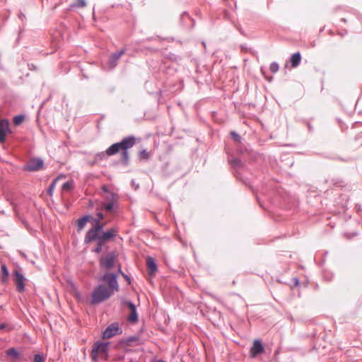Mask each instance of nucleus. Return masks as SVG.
<instances>
[{
    "mask_svg": "<svg viewBox=\"0 0 362 362\" xmlns=\"http://www.w3.org/2000/svg\"><path fill=\"white\" fill-rule=\"evenodd\" d=\"M125 279H127V280H129V277L127 276H124Z\"/></svg>",
    "mask_w": 362,
    "mask_h": 362,
    "instance_id": "35",
    "label": "nucleus"
},
{
    "mask_svg": "<svg viewBox=\"0 0 362 362\" xmlns=\"http://www.w3.org/2000/svg\"><path fill=\"white\" fill-rule=\"evenodd\" d=\"M125 50L122 49L121 51L113 53L111 54L109 59V66L110 68H115L117 66V61L119 59V58L124 54Z\"/></svg>",
    "mask_w": 362,
    "mask_h": 362,
    "instance_id": "12",
    "label": "nucleus"
},
{
    "mask_svg": "<svg viewBox=\"0 0 362 362\" xmlns=\"http://www.w3.org/2000/svg\"><path fill=\"white\" fill-rule=\"evenodd\" d=\"M95 241H97V246L93 250V252L95 253H100L102 251V247H103V245L104 244V243L100 242V240H95Z\"/></svg>",
    "mask_w": 362,
    "mask_h": 362,
    "instance_id": "22",
    "label": "nucleus"
},
{
    "mask_svg": "<svg viewBox=\"0 0 362 362\" xmlns=\"http://www.w3.org/2000/svg\"><path fill=\"white\" fill-rule=\"evenodd\" d=\"M117 256L115 252H110L100 257L99 260L101 268L109 270L117 264Z\"/></svg>",
    "mask_w": 362,
    "mask_h": 362,
    "instance_id": "6",
    "label": "nucleus"
},
{
    "mask_svg": "<svg viewBox=\"0 0 362 362\" xmlns=\"http://www.w3.org/2000/svg\"><path fill=\"white\" fill-rule=\"evenodd\" d=\"M110 197H107L106 199L109 200V202L107 203H103L102 206L103 208L106 210L108 212H112L113 209V204L114 202L116 200L115 196L113 194H110Z\"/></svg>",
    "mask_w": 362,
    "mask_h": 362,
    "instance_id": "14",
    "label": "nucleus"
},
{
    "mask_svg": "<svg viewBox=\"0 0 362 362\" xmlns=\"http://www.w3.org/2000/svg\"><path fill=\"white\" fill-rule=\"evenodd\" d=\"M96 216V218H93L90 216V220L92 222L93 227L88 230L85 235V238H86L87 240H90L95 238L98 233H100V230H103V228L106 225L105 222H102V220H103L105 218L102 212L97 213Z\"/></svg>",
    "mask_w": 362,
    "mask_h": 362,
    "instance_id": "3",
    "label": "nucleus"
},
{
    "mask_svg": "<svg viewBox=\"0 0 362 362\" xmlns=\"http://www.w3.org/2000/svg\"><path fill=\"white\" fill-rule=\"evenodd\" d=\"M103 189L104 191H107V187H105V186L103 187Z\"/></svg>",
    "mask_w": 362,
    "mask_h": 362,
    "instance_id": "33",
    "label": "nucleus"
},
{
    "mask_svg": "<svg viewBox=\"0 0 362 362\" xmlns=\"http://www.w3.org/2000/svg\"><path fill=\"white\" fill-rule=\"evenodd\" d=\"M117 234L118 230L117 228H111L108 229L107 231H103V230H101L100 232L98 233V234L95 235V238L90 240H87L86 238H84V243L88 244L95 241V240H100V242L105 243L114 238L115 236L117 235Z\"/></svg>",
    "mask_w": 362,
    "mask_h": 362,
    "instance_id": "5",
    "label": "nucleus"
},
{
    "mask_svg": "<svg viewBox=\"0 0 362 362\" xmlns=\"http://www.w3.org/2000/svg\"><path fill=\"white\" fill-rule=\"evenodd\" d=\"M24 119L23 116H16L14 117L13 122L15 124L18 125L20 124Z\"/></svg>",
    "mask_w": 362,
    "mask_h": 362,
    "instance_id": "27",
    "label": "nucleus"
},
{
    "mask_svg": "<svg viewBox=\"0 0 362 362\" xmlns=\"http://www.w3.org/2000/svg\"><path fill=\"white\" fill-rule=\"evenodd\" d=\"M14 282L16 286V288L18 291L23 292L25 288V278L23 274H21L18 271L16 270L14 272Z\"/></svg>",
    "mask_w": 362,
    "mask_h": 362,
    "instance_id": "9",
    "label": "nucleus"
},
{
    "mask_svg": "<svg viewBox=\"0 0 362 362\" xmlns=\"http://www.w3.org/2000/svg\"><path fill=\"white\" fill-rule=\"evenodd\" d=\"M90 216H85L79 218L77 221L76 223H77V227H78V231L81 230L84 228V226H86L87 222L90 221Z\"/></svg>",
    "mask_w": 362,
    "mask_h": 362,
    "instance_id": "16",
    "label": "nucleus"
},
{
    "mask_svg": "<svg viewBox=\"0 0 362 362\" xmlns=\"http://www.w3.org/2000/svg\"><path fill=\"white\" fill-rule=\"evenodd\" d=\"M151 155V153L146 150H142L139 151L138 156L140 160H147L150 158Z\"/></svg>",
    "mask_w": 362,
    "mask_h": 362,
    "instance_id": "17",
    "label": "nucleus"
},
{
    "mask_svg": "<svg viewBox=\"0 0 362 362\" xmlns=\"http://www.w3.org/2000/svg\"><path fill=\"white\" fill-rule=\"evenodd\" d=\"M146 265H147V268L149 271L150 275H153L156 272V269H157V267H156V262H155V260L153 259V258L148 257L146 259Z\"/></svg>",
    "mask_w": 362,
    "mask_h": 362,
    "instance_id": "15",
    "label": "nucleus"
},
{
    "mask_svg": "<svg viewBox=\"0 0 362 362\" xmlns=\"http://www.w3.org/2000/svg\"><path fill=\"white\" fill-rule=\"evenodd\" d=\"M73 6H78L80 8H84L86 6V0H76V2Z\"/></svg>",
    "mask_w": 362,
    "mask_h": 362,
    "instance_id": "23",
    "label": "nucleus"
},
{
    "mask_svg": "<svg viewBox=\"0 0 362 362\" xmlns=\"http://www.w3.org/2000/svg\"><path fill=\"white\" fill-rule=\"evenodd\" d=\"M6 354L9 356L13 357L15 359L18 358L20 356V354L14 348H10L7 349Z\"/></svg>",
    "mask_w": 362,
    "mask_h": 362,
    "instance_id": "20",
    "label": "nucleus"
},
{
    "mask_svg": "<svg viewBox=\"0 0 362 362\" xmlns=\"http://www.w3.org/2000/svg\"><path fill=\"white\" fill-rule=\"evenodd\" d=\"M43 161L40 158H31L25 166V170L28 171H36L42 169Z\"/></svg>",
    "mask_w": 362,
    "mask_h": 362,
    "instance_id": "8",
    "label": "nucleus"
},
{
    "mask_svg": "<svg viewBox=\"0 0 362 362\" xmlns=\"http://www.w3.org/2000/svg\"><path fill=\"white\" fill-rule=\"evenodd\" d=\"M158 362H164L163 361H158Z\"/></svg>",
    "mask_w": 362,
    "mask_h": 362,
    "instance_id": "36",
    "label": "nucleus"
},
{
    "mask_svg": "<svg viewBox=\"0 0 362 362\" xmlns=\"http://www.w3.org/2000/svg\"><path fill=\"white\" fill-rule=\"evenodd\" d=\"M1 279L4 283L7 281L8 276V270L5 264H1Z\"/></svg>",
    "mask_w": 362,
    "mask_h": 362,
    "instance_id": "18",
    "label": "nucleus"
},
{
    "mask_svg": "<svg viewBox=\"0 0 362 362\" xmlns=\"http://www.w3.org/2000/svg\"><path fill=\"white\" fill-rule=\"evenodd\" d=\"M122 329L118 322L111 323L103 332V339H110L117 334H121Z\"/></svg>",
    "mask_w": 362,
    "mask_h": 362,
    "instance_id": "7",
    "label": "nucleus"
},
{
    "mask_svg": "<svg viewBox=\"0 0 362 362\" xmlns=\"http://www.w3.org/2000/svg\"><path fill=\"white\" fill-rule=\"evenodd\" d=\"M300 54L299 52H296V66L298 64L299 62L300 61Z\"/></svg>",
    "mask_w": 362,
    "mask_h": 362,
    "instance_id": "32",
    "label": "nucleus"
},
{
    "mask_svg": "<svg viewBox=\"0 0 362 362\" xmlns=\"http://www.w3.org/2000/svg\"><path fill=\"white\" fill-rule=\"evenodd\" d=\"M71 188V185L69 182H65L62 186V189L64 191L69 190Z\"/></svg>",
    "mask_w": 362,
    "mask_h": 362,
    "instance_id": "30",
    "label": "nucleus"
},
{
    "mask_svg": "<svg viewBox=\"0 0 362 362\" xmlns=\"http://www.w3.org/2000/svg\"><path fill=\"white\" fill-rule=\"evenodd\" d=\"M59 178H56L53 180V182H52L51 185L49 186V189H48V193L50 196L52 195V193H53V191L54 189V187H55V185H56V183L57 182Z\"/></svg>",
    "mask_w": 362,
    "mask_h": 362,
    "instance_id": "24",
    "label": "nucleus"
},
{
    "mask_svg": "<svg viewBox=\"0 0 362 362\" xmlns=\"http://www.w3.org/2000/svg\"><path fill=\"white\" fill-rule=\"evenodd\" d=\"M285 66L286 68H289L290 69L294 67V54L291 56L289 63H286Z\"/></svg>",
    "mask_w": 362,
    "mask_h": 362,
    "instance_id": "25",
    "label": "nucleus"
},
{
    "mask_svg": "<svg viewBox=\"0 0 362 362\" xmlns=\"http://www.w3.org/2000/svg\"><path fill=\"white\" fill-rule=\"evenodd\" d=\"M127 306L130 310V314L127 317V320L130 322H136L138 319L135 305L132 302L127 303Z\"/></svg>",
    "mask_w": 362,
    "mask_h": 362,
    "instance_id": "13",
    "label": "nucleus"
},
{
    "mask_svg": "<svg viewBox=\"0 0 362 362\" xmlns=\"http://www.w3.org/2000/svg\"><path fill=\"white\" fill-rule=\"evenodd\" d=\"M109 342L96 341L92 346L90 357L94 361L99 358L106 360L108 357Z\"/></svg>",
    "mask_w": 362,
    "mask_h": 362,
    "instance_id": "4",
    "label": "nucleus"
},
{
    "mask_svg": "<svg viewBox=\"0 0 362 362\" xmlns=\"http://www.w3.org/2000/svg\"><path fill=\"white\" fill-rule=\"evenodd\" d=\"M295 284H296V286H298V281L297 279H296Z\"/></svg>",
    "mask_w": 362,
    "mask_h": 362,
    "instance_id": "34",
    "label": "nucleus"
},
{
    "mask_svg": "<svg viewBox=\"0 0 362 362\" xmlns=\"http://www.w3.org/2000/svg\"><path fill=\"white\" fill-rule=\"evenodd\" d=\"M138 337H130L126 339H124L121 341V343L126 346H131L133 342L137 341Z\"/></svg>",
    "mask_w": 362,
    "mask_h": 362,
    "instance_id": "19",
    "label": "nucleus"
},
{
    "mask_svg": "<svg viewBox=\"0 0 362 362\" xmlns=\"http://www.w3.org/2000/svg\"><path fill=\"white\" fill-rule=\"evenodd\" d=\"M264 351V346L260 340H255L252 346L250 349V356L255 357Z\"/></svg>",
    "mask_w": 362,
    "mask_h": 362,
    "instance_id": "11",
    "label": "nucleus"
},
{
    "mask_svg": "<svg viewBox=\"0 0 362 362\" xmlns=\"http://www.w3.org/2000/svg\"><path fill=\"white\" fill-rule=\"evenodd\" d=\"M136 141V139L134 136L125 137L120 142L110 146L106 150V153L107 156H112L117 153L119 151L131 148L135 145Z\"/></svg>",
    "mask_w": 362,
    "mask_h": 362,
    "instance_id": "2",
    "label": "nucleus"
},
{
    "mask_svg": "<svg viewBox=\"0 0 362 362\" xmlns=\"http://www.w3.org/2000/svg\"><path fill=\"white\" fill-rule=\"evenodd\" d=\"M34 362H45L44 358L40 354L34 356Z\"/></svg>",
    "mask_w": 362,
    "mask_h": 362,
    "instance_id": "29",
    "label": "nucleus"
},
{
    "mask_svg": "<svg viewBox=\"0 0 362 362\" xmlns=\"http://www.w3.org/2000/svg\"><path fill=\"white\" fill-rule=\"evenodd\" d=\"M231 136H233V138L236 141H240V136H239L237 133H235V132H231Z\"/></svg>",
    "mask_w": 362,
    "mask_h": 362,
    "instance_id": "31",
    "label": "nucleus"
},
{
    "mask_svg": "<svg viewBox=\"0 0 362 362\" xmlns=\"http://www.w3.org/2000/svg\"><path fill=\"white\" fill-rule=\"evenodd\" d=\"M128 149H125V150H122V162L127 165L128 163V161H129V153L127 151Z\"/></svg>",
    "mask_w": 362,
    "mask_h": 362,
    "instance_id": "21",
    "label": "nucleus"
},
{
    "mask_svg": "<svg viewBox=\"0 0 362 362\" xmlns=\"http://www.w3.org/2000/svg\"><path fill=\"white\" fill-rule=\"evenodd\" d=\"M279 70V65L278 64L274 62L272 63L271 65H270V71L272 72V73H276Z\"/></svg>",
    "mask_w": 362,
    "mask_h": 362,
    "instance_id": "28",
    "label": "nucleus"
},
{
    "mask_svg": "<svg viewBox=\"0 0 362 362\" xmlns=\"http://www.w3.org/2000/svg\"><path fill=\"white\" fill-rule=\"evenodd\" d=\"M10 132L8 122L6 119L0 120V142L4 143L6 134Z\"/></svg>",
    "mask_w": 362,
    "mask_h": 362,
    "instance_id": "10",
    "label": "nucleus"
},
{
    "mask_svg": "<svg viewBox=\"0 0 362 362\" xmlns=\"http://www.w3.org/2000/svg\"><path fill=\"white\" fill-rule=\"evenodd\" d=\"M13 329L12 326L8 324L2 323L0 325V330L11 331Z\"/></svg>",
    "mask_w": 362,
    "mask_h": 362,
    "instance_id": "26",
    "label": "nucleus"
},
{
    "mask_svg": "<svg viewBox=\"0 0 362 362\" xmlns=\"http://www.w3.org/2000/svg\"><path fill=\"white\" fill-rule=\"evenodd\" d=\"M102 280L107 284V286L103 284L97 286L92 293L91 303H100L109 298L115 291H117L119 286L117 281V276L112 273H106Z\"/></svg>",
    "mask_w": 362,
    "mask_h": 362,
    "instance_id": "1",
    "label": "nucleus"
}]
</instances>
